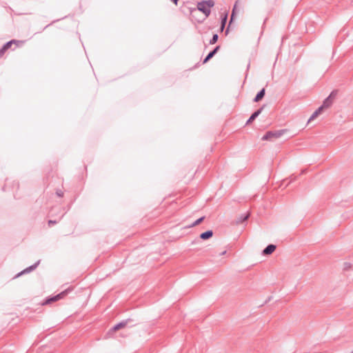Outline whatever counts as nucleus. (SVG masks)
Segmentation results:
<instances>
[{
	"mask_svg": "<svg viewBox=\"0 0 353 353\" xmlns=\"http://www.w3.org/2000/svg\"><path fill=\"white\" fill-rule=\"evenodd\" d=\"M336 94V91H332L330 94L323 101L321 106L324 108L330 107L333 103L332 99L335 97Z\"/></svg>",
	"mask_w": 353,
	"mask_h": 353,
	"instance_id": "nucleus-3",
	"label": "nucleus"
},
{
	"mask_svg": "<svg viewBox=\"0 0 353 353\" xmlns=\"http://www.w3.org/2000/svg\"><path fill=\"white\" fill-rule=\"evenodd\" d=\"M214 6V2L213 0L202 1L198 3L197 8H192L190 10V14L194 17V14L198 13L199 12H202L205 14V18H207L210 14V8Z\"/></svg>",
	"mask_w": 353,
	"mask_h": 353,
	"instance_id": "nucleus-1",
	"label": "nucleus"
},
{
	"mask_svg": "<svg viewBox=\"0 0 353 353\" xmlns=\"http://www.w3.org/2000/svg\"><path fill=\"white\" fill-rule=\"evenodd\" d=\"M170 1H172L175 5H177L178 1H179V0H170Z\"/></svg>",
	"mask_w": 353,
	"mask_h": 353,
	"instance_id": "nucleus-26",
	"label": "nucleus"
},
{
	"mask_svg": "<svg viewBox=\"0 0 353 353\" xmlns=\"http://www.w3.org/2000/svg\"><path fill=\"white\" fill-rule=\"evenodd\" d=\"M297 179V176L294 175V174H292L290 176V182L289 183H291L295 180H296Z\"/></svg>",
	"mask_w": 353,
	"mask_h": 353,
	"instance_id": "nucleus-24",
	"label": "nucleus"
},
{
	"mask_svg": "<svg viewBox=\"0 0 353 353\" xmlns=\"http://www.w3.org/2000/svg\"><path fill=\"white\" fill-rule=\"evenodd\" d=\"M219 36L217 34H214L212 39L210 40V44L212 45L217 42Z\"/></svg>",
	"mask_w": 353,
	"mask_h": 353,
	"instance_id": "nucleus-15",
	"label": "nucleus"
},
{
	"mask_svg": "<svg viewBox=\"0 0 353 353\" xmlns=\"http://www.w3.org/2000/svg\"><path fill=\"white\" fill-rule=\"evenodd\" d=\"M133 320L132 319H127L125 320H123L121 322H119V323L116 324L112 329L111 330L113 331V332H115V331H117L121 328H123L125 327V326L128 325V323L132 322Z\"/></svg>",
	"mask_w": 353,
	"mask_h": 353,
	"instance_id": "nucleus-4",
	"label": "nucleus"
},
{
	"mask_svg": "<svg viewBox=\"0 0 353 353\" xmlns=\"http://www.w3.org/2000/svg\"><path fill=\"white\" fill-rule=\"evenodd\" d=\"M24 43V41H19V40H14V39H12V40H10V41H9L6 42L5 44H3V47L6 50H8L9 48H11V46H12V45L13 43H16V44H17V45H18V44H19V43H20V44H22V43Z\"/></svg>",
	"mask_w": 353,
	"mask_h": 353,
	"instance_id": "nucleus-10",
	"label": "nucleus"
},
{
	"mask_svg": "<svg viewBox=\"0 0 353 353\" xmlns=\"http://www.w3.org/2000/svg\"><path fill=\"white\" fill-rule=\"evenodd\" d=\"M351 267H352V264L350 263L345 262L343 264V270H348L351 268Z\"/></svg>",
	"mask_w": 353,
	"mask_h": 353,
	"instance_id": "nucleus-19",
	"label": "nucleus"
},
{
	"mask_svg": "<svg viewBox=\"0 0 353 353\" xmlns=\"http://www.w3.org/2000/svg\"><path fill=\"white\" fill-rule=\"evenodd\" d=\"M265 107V105H263L262 107H261L259 109L254 112L252 115L250 117V118L246 121V125H248L251 123L261 113L263 108Z\"/></svg>",
	"mask_w": 353,
	"mask_h": 353,
	"instance_id": "nucleus-7",
	"label": "nucleus"
},
{
	"mask_svg": "<svg viewBox=\"0 0 353 353\" xmlns=\"http://www.w3.org/2000/svg\"><path fill=\"white\" fill-rule=\"evenodd\" d=\"M219 48H220V46H216V47H215V48H214L211 51V52H212L214 55H215V54H216V52H218V50H219Z\"/></svg>",
	"mask_w": 353,
	"mask_h": 353,
	"instance_id": "nucleus-22",
	"label": "nucleus"
},
{
	"mask_svg": "<svg viewBox=\"0 0 353 353\" xmlns=\"http://www.w3.org/2000/svg\"><path fill=\"white\" fill-rule=\"evenodd\" d=\"M306 172V170H302L301 174H304Z\"/></svg>",
	"mask_w": 353,
	"mask_h": 353,
	"instance_id": "nucleus-28",
	"label": "nucleus"
},
{
	"mask_svg": "<svg viewBox=\"0 0 353 353\" xmlns=\"http://www.w3.org/2000/svg\"><path fill=\"white\" fill-rule=\"evenodd\" d=\"M225 26H223L222 24H221L220 30L223 31L224 30V28H225Z\"/></svg>",
	"mask_w": 353,
	"mask_h": 353,
	"instance_id": "nucleus-27",
	"label": "nucleus"
},
{
	"mask_svg": "<svg viewBox=\"0 0 353 353\" xmlns=\"http://www.w3.org/2000/svg\"><path fill=\"white\" fill-rule=\"evenodd\" d=\"M225 252H225V251H224V252H223L221 253V254H222V255H223V254H225Z\"/></svg>",
	"mask_w": 353,
	"mask_h": 353,
	"instance_id": "nucleus-30",
	"label": "nucleus"
},
{
	"mask_svg": "<svg viewBox=\"0 0 353 353\" xmlns=\"http://www.w3.org/2000/svg\"><path fill=\"white\" fill-rule=\"evenodd\" d=\"M227 20H228V12H225L224 14V15L222 16V17H221V24H222L223 26H225V24L227 23Z\"/></svg>",
	"mask_w": 353,
	"mask_h": 353,
	"instance_id": "nucleus-18",
	"label": "nucleus"
},
{
	"mask_svg": "<svg viewBox=\"0 0 353 353\" xmlns=\"http://www.w3.org/2000/svg\"><path fill=\"white\" fill-rule=\"evenodd\" d=\"M214 55L211 52V51L207 54L205 59L203 61V63H206L209 61Z\"/></svg>",
	"mask_w": 353,
	"mask_h": 353,
	"instance_id": "nucleus-16",
	"label": "nucleus"
},
{
	"mask_svg": "<svg viewBox=\"0 0 353 353\" xmlns=\"http://www.w3.org/2000/svg\"><path fill=\"white\" fill-rule=\"evenodd\" d=\"M276 246L274 244H269L263 251L262 254L263 255H270L272 253L274 252V251L276 250Z\"/></svg>",
	"mask_w": 353,
	"mask_h": 353,
	"instance_id": "nucleus-8",
	"label": "nucleus"
},
{
	"mask_svg": "<svg viewBox=\"0 0 353 353\" xmlns=\"http://www.w3.org/2000/svg\"><path fill=\"white\" fill-rule=\"evenodd\" d=\"M219 48H220V46H216V47H215V48H214L211 51V52H212L214 55H215V54H216V52H218V50H219Z\"/></svg>",
	"mask_w": 353,
	"mask_h": 353,
	"instance_id": "nucleus-23",
	"label": "nucleus"
},
{
	"mask_svg": "<svg viewBox=\"0 0 353 353\" xmlns=\"http://www.w3.org/2000/svg\"><path fill=\"white\" fill-rule=\"evenodd\" d=\"M236 3H237V1L235 3L234 7H233V9H232V13H231V16H230V20L229 21V24H228V26L225 30V34L227 35L228 34V32H229V28L230 27V25L231 23H232V21H234V17H235V15H236Z\"/></svg>",
	"mask_w": 353,
	"mask_h": 353,
	"instance_id": "nucleus-9",
	"label": "nucleus"
},
{
	"mask_svg": "<svg viewBox=\"0 0 353 353\" xmlns=\"http://www.w3.org/2000/svg\"><path fill=\"white\" fill-rule=\"evenodd\" d=\"M57 223V221H54V220H49V221H48V225H49L50 226H51V225H54V224H56Z\"/></svg>",
	"mask_w": 353,
	"mask_h": 353,
	"instance_id": "nucleus-25",
	"label": "nucleus"
},
{
	"mask_svg": "<svg viewBox=\"0 0 353 353\" xmlns=\"http://www.w3.org/2000/svg\"><path fill=\"white\" fill-rule=\"evenodd\" d=\"M350 353H353V350Z\"/></svg>",
	"mask_w": 353,
	"mask_h": 353,
	"instance_id": "nucleus-31",
	"label": "nucleus"
},
{
	"mask_svg": "<svg viewBox=\"0 0 353 353\" xmlns=\"http://www.w3.org/2000/svg\"><path fill=\"white\" fill-rule=\"evenodd\" d=\"M287 131L286 129L279 130L268 131L262 137L263 141H273L276 139L281 137Z\"/></svg>",
	"mask_w": 353,
	"mask_h": 353,
	"instance_id": "nucleus-2",
	"label": "nucleus"
},
{
	"mask_svg": "<svg viewBox=\"0 0 353 353\" xmlns=\"http://www.w3.org/2000/svg\"><path fill=\"white\" fill-rule=\"evenodd\" d=\"M323 110V108L321 105L318 109H316L313 112V114L311 115V117L308 119V122H310V121L314 120V119H316L318 117V115H319L321 113Z\"/></svg>",
	"mask_w": 353,
	"mask_h": 353,
	"instance_id": "nucleus-13",
	"label": "nucleus"
},
{
	"mask_svg": "<svg viewBox=\"0 0 353 353\" xmlns=\"http://www.w3.org/2000/svg\"><path fill=\"white\" fill-rule=\"evenodd\" d=\"M213 236V231L211 230H207L200 234V238L203 240H207Z\"/></svg>",
	"mask_w": 353,
	"mask_h": 353,
	"instance_id": "nucleus-12",
	"label": "nucleus"
},
{
	"mask_svg": "<svg viewBox=\"0 0 353 353\" xmlns=\"http://www.w3.org/2000/svg\"><path fill=\"white\" fill-rule=\"evenodd\" d=\"M6 50H6L3 46L1 47V48L0 49V58H1L3 56Z\"/></svg>",
	"mask_w": 353,
	"mask_h": 353,
	"instance_id": "nucleus-21",
	"label": "nucleus"
},
{
	"mask_svg": "<svg viewBox=\"0 0 353 353\" xmlns=\"http://www.w3.org/2000/svg\"><path fill=\"white\" fill-rule=\"evenodd\" d=\"M65 295V292H61L60 294H57L56 296L48 298L43 303V305L50 304L51 303L55 302L61 299H62Z\"/></svg>",
	"mask_w": 353,
	"mask_h": 353,
	"instance_id": "nucleus-6",
	"label": "nucleus"
},
{
	"mask_svg": "<svg viewBox=\"0 0 353 353\" xmlns=\"http://www.w3.org/2000/svg\"><path fill=\"white\" fill-rule=\"evenodd\" d=\"M205 219V216L200 217L197 220H196L194 223L191 224V227L196 226L199 224H200Z\"/></svg>",
	"mask_w": 353,
	"mask_h": 353,
	"instance_id": "nucleus-17",
	"label": "nucleus"
},
{
	"mask_svg": "<svg viewBox=\"0 0 353 353\" xmlns=\"http://www.w3.org/2000/svg\"><path fill=\"white\" fill-rule=\"evenodd\" d=\"M265 94V88H262L255 96V97L253 99L254 102H259L261 101Z\"/></svg>",
	"mask_w": 353,
	"mask_h": 353,
	"instance_id": "nucleus-11",
	"label": "nucleus"
},
{
	"mask_svg": "<svg viewBox=\"0 0 353 353\" xmlns=\"http://www.w3.org/2000/svg\"><path fill=\"white\" fill-rule=\"evenodd\" d=\"M249 216H250L249 214H241L240 216V217L238 219V220L236 221V223L239 224V223H243L244 221H245L248 219Z\"/></svg>",
	"mask_w": 353,
	"mask_h": 353,
	"instance_id": "nucleus-14",
	"label": "nucleus"
},
{
	"mask_svg": "<svg viewBox=\"0 0 353 353\" xmlns=\"http://www.w3.org/2000/svg\"><path fill=\"white\" fill-rule=\"evenodd\" d=\"M39 263H40V260L37 261L33 265L26 268V269L22 270L21 272L18 273L17 275L16 276V277H18L22 274H27V273H29V272L33 271L34 270H35L37 268V266L39 265Z\"/></svg>",
	"mask_w": 353,
	"mask_h": 353,
	"instance_id": "nucleus-5",
	"label": "nucleus"
},
{
	"mask_svg": "<svg viewBox=\"0 0 353 353\" xmlns=\"http://www.w3.org/2000/svg\"><path fill=\"white\" fill-rule=\"evenodd\" d=\"M63 191H62L61 190H57L56 191V194L59 196V197H62L63 196Z\"/></svg>",
	"mask_w": 353,
	"mask_h": 353,
	"instance_id": "nucleus-20",
	"label": "nucleus"
},
{
	"mask_svg": "<svg viewBox=\"0 0 353 353\" xmlns=\"http://www.w3.org/2000/svg\"><path fill=\"white\" fill-rule=\"evenodd\" d=\"M51 25V23L48 24V25H46V26L45 27V28H48V26H50Z\"/></svg>",
	"mask_w": 353,
	"mask_h": 353,
	"instance_id": "nucleus-29",
	"label": "nucleus"
}]
</instances>
